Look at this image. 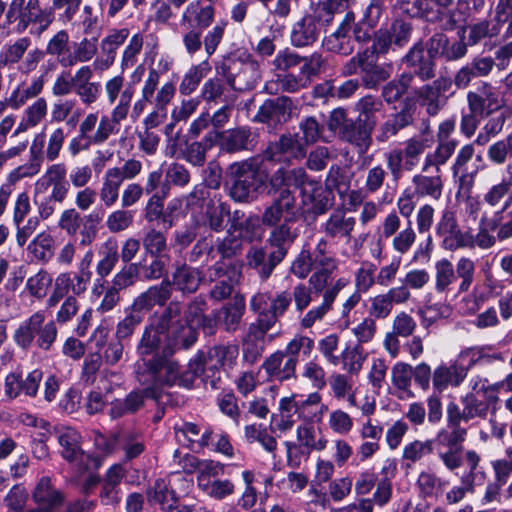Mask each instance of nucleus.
I'll return each instance as SVG.
<instances>
[{
	"label": "nucleus",
	"mask_w": 512,
	"mask_h": 512,
	"mask_svg": "<svg viewBox=\"0 0 512 512\" xmlns=\"http://www.w3.org/2000/svg\"><path fill=\"white\" fill-rule=\"evenodd\" d=\"M180 348L182 346L167 343L162 349V354H156L150 361L136 363L135 372L139 382L191 388L196 379V372L190 369L182 370L178 362L170 357Z\"/></svg>",
	"instance_id": "1"
},
{
	"label": "nucleus",
	"mask_w": 512,
	"mask_h": 512,
	"mask_svg": "<svg viewBox=\"0 0 512 512\" xmlns=\"http://www.w3.org/2000/svg\"><path fill=\"white\" fill-rule=\"evenodd\" d=\"M461 2L459 0L456 5L455 0H400L399 6L410 17L420 18L437 24L442 30L452 31L465 21L464 13L459 7Z\"/></svg>",
	"instance_id": "2"
},
{
	"label": "nucleus",
	"mask_w": 512,
	"mask_h": 512,
	"mask_svg": "<svg viewBox=\"0 0 512 512\" xmlns=\"http://www.w3.org/2000/svg\"><path fill=\"white\" fill-rule=\"evenodd\" d=\"M328 406L322 403V397L318 392L307 395L305 399H297L295 394L283 397L279 401V412L282 417L280 430L290 429L296 420L303 424H313L322 421Z\"/></svg>",
	"instance_id": "3"
},
{
	"label": "nucleus",
	"mask_w": 512,
	"mask_h": 512,
	"mask_svg": "<svg viewBox=\"0 0 512 512\" xmlns=\"http://www.w3.org/2000/svg\"><path fill=\"white\" fill-rule=\"evenodd\" d=\"M261 161L251 157L229 165L227 174L231 179L230 197L236 202H248L253 199L264 185L265 179L260 173Z\"/></svg>",
	"instance_id": "4"
},
{
	"label": "nucleus",
	"mask_w": 512,
	"mask_h": 512,
	"mask_svg": "<svg viewBox=\"0 0 512 512\" xmlns=\"http://www.w3.org/2000/svg\"><path fill=\"white\" fill-rule=\"evenodd\" d=\"M431 140L419 136L406 139L401 147L393 148L384 154L387 170L394 181L400 180L404 173L419 167Z\"/></svg>",
	"instance_id": "5"
},
{
	"label": "nucleus",
	"mask_w": 512,
	"mask_h": 512,
	"mask_svg": "<svg viewBox=\"0 0 512 512\" xmlns=\"http://www.w3.org/2000/svg\"><path fill=\"white\" fill-rule=\"evenodd\" d=\"M44 58V51L33 47V41L28 36L18 37L6 43L0 51V69L12 68L19 65L23 73L37 69Z\"/></svg>",
	"instance_id": "6"
},
{
	"label": "nucleus",
	"mask_w": 512,
	"mask_h": 512,
	"mask_svg": "<svg viewBox=\"0 0 512 512\" xmlns=\"http://www.w3.org/2000/svg\"><path fill=\"white\" fill-rule=\"evenodd\" d=\"M490 403L484 394L469 392L460 398V404L449 402L446 415H450L460 424H478L487 418Z\"/></svg>",
	"instance_id": "7"
},
{
	"label": "nucleus",
	"mask_w": 512,
	"mask_h": 512,
	"mask_svg": "<svg viewBox=\"0 0 512 512\" xmlns=\"http://www.w3.org/2000/svg\"><path fill=\"white\" fill-rule=\"evenodd\" d=\"M291 304L292 296L287 290L277 292L273 297L269 292H257L249 301L250 310L262 316L273 326L285 315Z\"/></svg>",
	"instance_id": "8"
},
{
	"label": "nucleus",
	"mask_w": 512,
	"mask_h": 512,
	"mask_svg": "<svg viewBox=\"0 0 512 512\" xmlns=\"http://www.w3.org/2000/svg\"><path fill=\"white\" fill-rule=\"evenodd\" d=\"M92 275V272L79 269L74 273H60L54 280L52 293L46 300V308H55L67 294L76 297L83 295L88 289Z\"/></svg>",
	"instance_id": "9"
},
{
	"label": "nucleus",
	"mask_w": 512,
	"mask_h": 512,
	"mask_svg": "<svg viewBox=\"0 0 512 512\" xmlns=\"http://www.w3.org/2000/svg\"><path fill=\"white\" fill-rule=\"evenodd\" d=\"M207 303L201 296L191 300L184 313L183 325H177L172 333L180 340L183 349L190 348L197 340V328L206 321L205 311Z\"/></svg>",
	"instance_id": "10"
},
{
	"label": "nucleus",
	"mask_w": 512,
	"mask_h": 512,
	"mask_svg": "<svg viewBox=\"0 0 512 512\" xmlns=\"http://www.w3.org/2000/svg\"><path fill=\"white\" fill-rule=\"evenodd\" d=\"M58 442L62 448V457L74 463L79 471L85 472L90 469H97L101 465L98 457L85 453L81 446V435L73 428H64L58 435Z\"/></svg>",
	"instance_id": "11"
},
{
	"label": "nucleus",
	"mask_w": 512,
	"mask_h": 512,
	"mask_svg": "<svg viewBox=\"0 0 512 512\" xmlns=\"http://www.w3.org/2000/svg\"><path fill=\"white\" fill-rule=\"evenodd\" d=\"M436 235L441 238V246L448 251H456L460 248L473 247V236L463 232L455 213L450 209L442 211L435 226Z\"/></svg>",
	"instance_id": "12"
},
{
	"label": "nucleus",
	"mask_w": 512,
	"mask_h": 512,
	"mask_svg": "<svg viewBox=\"0 0 512 512\" xmlns=\"http://www.w3.org/2000/svg\"><path fill=\"white\" fill-rule=\"evenodd\" d=\"M306 156V147L297 134L285 133L269 142L263 151V158L269 162L290 164Z\"/></svg>",
	"instance_id": "13"
},
{
	"label": "nucleus",
	"mask_w": 512,
	"mask_h": 512,
	"mask_svg": "<svg viewBox=\"0 0 512 512\" xmlns=\"http://www.w3.org/2000/svg\"><path fill=\"white\" fill-rule=\"evenodd\" d=\"M323 64L324 59L322 55L318 52H314L310 55V58L307 59V62L300 66L299 75L292 73L278 75L277 85L281 90L289 93H295L301 89L307 88L311 84L312 78L320 73Z\"/></svg>",
	"instance_id": "14"
},
{
	"label": "nucleus",
	"mask_w": 512,
	"mask_h": 512,
	"mask_svg": "<svg viewBox=\"0 0 512 512\" xmlns=\"http://www.w3.org/2000/svg\"><path fill=\"white\" fill-rule=\"evenodd\" d=\"M274 327L260 315L249 324L242 338V353L246 362L254 364L261 357L265 349L266 334Z\"/></svg>",
	"instance_id": "15"
},
{
	"label": "nucleus",
	"mask_w": 512,
	"mask_h": 512,
	"mask_svg": "<svg viewBox=\"0 0 512 512\" xmlns=\"http://www.w3.org/2000/svg\"><path fill=\"white\" fill-rule=\"evenodd\" d=\"M467 104L470 112L488 117L502 108L503 101L496 87L489 82H481L467 93Z\"/></svg>",
	"instance_id": "16"
},
{
	"label": "nucleus",
	"mask_w": 512,
	"mask_h": 512,
	"mask_svg": "<svg viewBox=\"0 0 512 512\" xmlns=\"http://www.w3.org/2000/svg\"><path fill=\"white\" fill-rule=\"evenodd\" d=\"M402 62L410 69L402 74H410L411 82L419 78L422 82L433 79L436 75V63L431 56L425 54L422 41L416 42L402 58Z\"/></svg>",
	"instance_id": "17"
},
{
	"label": "nucleus",
	"mask_w": 512,
	"mask_h": 512,
	"mask_svg": "<svg viewBox=\"0 0 512 512\" xmlns=\"http://www.w3.org/2000/svg\"><path fill=\"white\" fill-rule=\"evenodd\" d=\"M329 26L322 23V18L314 10L305 14L291 27L290 41L296 48H304L315 43L323 27Z\"/></svg>",
	"instance_id": "18"
},
{
	"label": "nucleus",
	"mask_w": 512,
	"mask_h": 512,
	"mask_svg": "<svg viewBox=\"0 0 512 512\" xmlns=\"http://www.w3.org/2000/svg\"><path fill=\"white\" fill-rule=\"evenodd\" d=\"M296 197L292 190H285L281 195L274 197L261 216V223L267 227L278 226L281 220L288 219V223L295 217Z\"/></svg>",
	"instance_id": "19"
},
{
	"label": "nucleus",
	"mask_w": 512,
	"mask_h": 512,
	"mask_svg": "<svg viewBox=\"0 0 512 512\" xmlns=\"http://www.w3.org/2000/svg\"><path fill=\"white\" fill-rule=\"evenodd\" d=\"M104 94L109 105H114L112 111L128 116L134 89L127 84L123 75H115L104 82Z\"/></svg>",
	"instance_id": "20"
},
{
	"label": "nucleus",
	"mask_w": 512,
	"mask_h": 512,
	"mask_svg": "<svg viewBox=\"0 0 512 512\" xmlns=\"http://www.w3.org/2000/svg\"><path fill=\"white\" fill-rule=\"evenodd\" d=\"M219 148L226 153L253 150L257 144V134L248 126L220 131Z\"/></svg>",
	"instance_id": "21"
},
{
	"label": "nucleus",
	"mask_w": 512,
	"mask_h": 512,
	"mask_svg": "<svg viewBox=\"0 0 512 512\" xmlns=\"http://www.w3.org/2000/svg\"><path fill=\"white\" fill-rule=\"evenodd\" d=\"M230 216V207L220 197L214 195L206 202L199 214H194V222L198 227L221 232L225 227V219Z\"/></svg>",
	"instance_id": "22"
},
{
	"label": "nucleus",
	"mask_w": 512,
	"mask_h": 512,
	"mask_svg": "<svg viewBox=\"0 0 512 512\" xmlns=\"http://www.w3.org/2000/svg\"><path fill=\"white\" fill-rule=\"evenodd\" d=\"M348 285V280L344 277L338 278L322 294V302L318 306L309 309L299 320V325L303 329H310L316 323L321 322L327 313L332 309L333 303L340 291Z\"/></svg>",
	"instance_id": "23"
},
{
	"label": "nucleus",
	"mask_w": 512,
	"mask_h": 512,
	"mask_svg": "<svg viewBox=\"0 0 512 512\" xmlns=\"http://www.w3.org/2000/svg\"><path fill=\"white\" fill-rule=\"evenodd\" d=\"M415 106L406 101L401 109L384 121L377 129L376 141L378 143H386L391 138L396 137L398 133L413 125L415 120Z\"/></svg>",
	"instance_id": "24"
},
{
	"label": "nucleus",
	"mask_w": 512,
	"mask_h": 512,
	"mask_svg": "<svg viewBox=\"0 0 512 512\" xmlns=\"http://www.w3.org/2000/svg\"><path fill=\"white\" fill-rule=\"evenodd\" d=\"M294 109L293 100L287 96L267 99L254 116V121L266 124H280L288 121Z\"/></svg>",
	"instance_id": "25"
},
{
	"label": "nucleus",
	"mask_w": 512,
	"mask_h": 512,
	"mask_svg": "<svg viewBox=\"0 0 512 512\" xmlns=\"http://www.w3.org/2000/svg\"><path fill=\"white\" fill-rule=\"evenodd\" d=\"M411 183L413 193L418 198H428L431 200H439L443 195L444 181L442 172L436 170H423L412 176Z\"/></svg>",
	"instance_id": "26"
},
{
	"label": "nucleus",
	"mask_w": 512,
	"mask_h": 512,
	"mask_svg": "<svg viewBox=\"0 0 512 512\" xmlns=\"http://www.w3.org/2000/svg\"><path fill=\"white\" fill-rule=\"evenodd\" d=\"M245 258L247 266L256 271L261 281H267L275 268L283 261L271 249L267 251L264 247L260 246L250 247Z\"/></svg>",
	"instance_id": "27"
},
{
	"label": "nucleus",
	"mask_w": 512,
	"mask_h": 512,
	"mask_svg": "<svg viewBox=\"0 0 512 512\" xmlns=\"http://www.w3.org/2000/svg\"><path fill=\"white\" fill-rule=\"evenodd\" d=\"M42 377L43 373L38 369L28 373L25 379L19 374L10 373L5 378V395L10 399H15L22 394L34 397Z\"/></svg>",
	"instance_id": "28"
},
{
	"label": "nucleus",
	"mask_w": 512,
	"mask_h": 512,
	"mask_svg": "<svg viewBox=\"0 0 512 512\" xmlns=\"http://www.w3.org/2000/svg\"><path fill=\"white\" fill-rule=\"evenodd\" d=\"M356 226V219L344 210H335L320 226L321 232L330 239H345L349 241Z\"/></svg>",
	"instance_id": "29"
},
{
	"label": "nucleus",
	"mask_w": 512,
	"mask_h": 512,
	"mask_svg": "<svg viewBox=\"0 0 512 512\" xmlns=\"http://www.w3.org/2000/svg\"><path fill=\"white\" fill-rule=\"evenodd\" d=\"M267 376L276 381H288L296 378L297 364L287 358L281 350L269 355L261 365Z\"/></svg>",
	"instance_id": "30"
},
{
	"label": "nucleus",
	"mask_w": 512,
	"mask_h": 512,
	"mask_svg": "<svg viewBox=\"0 0 512 512\" xmlns=\"http://www.w3.org/2000/svg\"><path fill=\"white\" fill-rule=\"evenodd\" d=\"M67 168L64 163H55L47 167L44 174L35 182L34 190L69 193V182L66 180Z\"/></svg>",
	"instance_id": "31"
},
{
	"label": "nucleus",
	"mask_w": 512,
	"mask_h": 512,
	"mask_svg": "<svg viewBox=\"0 0 512 512\" xmlns=\"http://www.w3.org/2000/svg\"><path fill=\"white\" fill-rule=\"evenodd\" d=\"M176 94V87L172 81H167L162 84L158 93L156 94L154 110L149 113L144 119L146 129H153L162 124L167 117V106L173 100Z\"/></svg>",
	"instance_id": "32"
},
{
	"label": "nucleus",
	"mask_w": 512,
	"mask_h": 512,
	"mask_svg": "<svg viewBox=\"0 0 512 512\" xmlns=\"http://www.w3.org/2000/svg\"><path fill=\"white\" fill-rule=\"evenodd\" d=\"M222 74L226 78L227 84L235 91L250 90L260 79L258 64L253 61L241 63L236 72L226 73L223 67Z\"/></svg>",
	"instance_id": "33"
},
{
	"label": "nucleus",
	"mask_w": 512,
	"mask_h": 512,
	"mask_svg": "<svg viewBox=\"0 0 512 512\" xmlns=\"http://www.w3.org/2000/svg\"><path fill=\"white\" fill-rule=\"evenodd\" d=\"M170 279H164L160 284L149 287L146 291L138 295L132 306L133 310L139 312L151 310L154 306H164L171 297Z\"/></svg>",
	"instance_id": "34"
},
{
	"label": "nucleus",
	"mask_w": 512,
	"mask_h": 512,
	"mask_svg": "<svg viewBox=\"0 0 512 512\" xmlns=\"http://www.w3.org/2000/svg\"><path fill=\"white\" fill-rule=\"evenodd\" d=\"M302 202L304 205L311 204V210L316 215L325 213L333 205V195L328 187L313 180L303 187Z\"/></svg>",
	"instance_id": "35"
},
{
	"label": "nucleus",
	"mask_w": 512,
	"mask_h": 512,
	"mask_svg": "<svg viewBox=\"0 0 512 512\" xmlns=\"http://www.w3.org/2000/svg\"><path fill=\"white\" fill-rule=\"evenodd\" d=\"M175 434L178 440L183 437L187 441V446L191 449H204L211 444L213 431L210 427L202 428L193 422H184L175 426Z\"/></svg>",
	"instance_id": "36"
},
{
	"label": "nucleus",
	"mask_w": 512,
	"mask_h": 512,
	"mask_svg": "<svg viewBox=\"0 0 512 512\" xmlns=\"http://www.w3.org/2000/svg\"><path fill=\"white\" fill-rule=\"evenodd\" d=\"M373 128V123L360 122V119H357V121L351 120L344 127L340 137L356 146L360 153H366L372 144L371 133Z\"/></svg>",
	"instance_id": "37"
},
{
	"label": "nucleus",
	"mask_w": 512,
	"mask_h": 512,
	"mask_svg": "<svg viewBox=\"0 0 512 512\" xmlns=\"http://www.w3.org/2000/svg\"><path fill=\"white\" fill-rule=\"evenodd\" d=\"M32 498L39 506L53 510L59 508L64 503L65 495L61 490L53 486L50 477L44 476L37 482Z\"/></svg>",
	"instance_id": "38"
},
{
	"label": "nucleus",
	"mask_w": 512,
	"mask_h": 512,
	"mask_svg": "<svg viewBox=\"0 0 512 512\" xmlns=\"http://www.w3.org/2000/svg\"><path fill=\"white\" fill-rule=\"evenodd\" d=\"M129 36L127 28L112 29L102 38L100 49L105 56L102 60H96L94 65L100 69H108L115 61L117 49L124 44Z\"/></svg>",
	"instance_id": "39"
},
{
	"label": "nucleus",
	"mask_w": 512,
	"mask_h": 512,
	"mask_svg": "<svg viewBox=\"0 0 512 512\" xmlns=\"http://www.w3.org/2000/svg\"><path fill=\"white\" fill-rule=\"evenodd\" d=\"M447 427L440 429L434 440L439 447L448 449H463V443L467 436V429L462 427L450 415H446Z\"/></svg>",
	"instance_id": "40"
},
{
	"label": "nucleus",
	"mask_w": 512,
	"mask_h": 512,
	"mask_svg": "<svg viewBox=\"0 0 512 512\" xmlns=\"http://www.w3.org/2000/svg\"><path fill=\"white\" fill-rule=\"evenodd\" d=\"M244 313V298H235L233 302H228L219 309L218 322L226 332L234 333L239 329Z\"/></svg>",
	"instance_id": "41"
},
{
	"label": "nucleus",
	"mask_w": 512,
	"mask_h": 512,
	"mask_svg": "<svg viewBox=\"0 0 512 512\" xmlns=\"http://www.w3.org/2000/svg\"><path fill=\"white\" fill-rule=\"evenodd\" d=\"M119 247L116 239L108 238L98 250L96 275L99 278L108 277L119 261Z\"/></svg>",
	"instance_id": "42"
},
{
	"label": "nucleus",
	"mask_w": 512,
	"mask_h": 512,
	"mask_svg": "<svg viewBox=\"0 0 512 512\" xmlns=\"http://www.w3.org/2000/svg\"><path fill=\"white\" fill-rule=\"evenodd\" d=\"M201 281L202 276L199 270L183 264L173 272L170 287L174 286L176 290L183 294L194 293L199 288Z\"/></svg>",
	"instance_id": "43"
},
{
	"label": "nucleus",
	"mask_w": 512,
	"mask_h": 512,
	"mask_svg": "<svg viewBox=\"0 0 512 512\" xmlns=\"http://www.w3.org/2000/svg\"><path fill=\"white\" fill-rule=\"evenodd\" d=\"M272 228L267 239V244L273 252L284 260L296 238V234L292 232L287 218L282 224Z\"/></svg>",
	"instance_id": "44"
},
{
	"label": "nucleus",
	"mask_w": 512,
	"mask_h": 512,
	"mask_svg": "<svg viewBox=\"0 0 512 512\" xmlns=\"http://www.w3.org/2000/svg\"><path fill=\"white\" fill-rule=\"evenodd\" d=\"M181 314V303L179 301L173 300L164 309L157 322L159 329L167 333V343H171L174 346H181L180 340L175 338L172 333L173 328H175L177 325H183L184 320L181 319Z\"/></svg>",
	"instance_id": "45"
},
{
	"label": "nucleus",
	"mask_w": 512,
	"mask_h": 512,
	"mask_svg": "<svg viewBox=\"0 0 512 512\" xmlns=\"http://www.w3.org/2000/svg\"><path fill=\"white\" fill-rule=\"evenodd\" d=\"M126 118L127 115L112 110L109 115H102L90 141L94 142V145L104 144L112 135L119 132L120 123Z\"/></svg>",
	"instance_id": "46"
},
{
	"label": "nucleus",
	"mask_w": 512,
	"mask_h": 512,
	"mask_svg": "<svg viewBox=\"0 0 512 512\" xmlns=\"http://www.w3.org/2000/svg\"><path fill=\"white\" fill-rule=\"evenodd\" d=\"M147 500L151 505H159L162 510L171 511L176 508L178 497L176 492L166 483L164 479H158L154 485L147 490Z\"/></svg>",
	"instance_id": "47"
},
{
	"label": "nucleus",
	"mask_w": 512,
	"mask_h": 512,
	"mask_svg": "<svg viewBox=\"0 0 512 512\" xmlns=\"http://www.w3.org/2000/svg\"><path fill=\"white\" fill-rule=\"evenodd\" d=\"M413 94L419 105L432 117L436 116L447 103V97L438 94L429 83L415 88Z\"/></svg>",
	"instance_id": "48"
},
{
	"label": "nucleus",
	"mask_w": 512,
	"mask_h": 512,
	"mask_svg": "<svg viewBox=\"0 0 512 512\" xmlns=\"http://www.w3.org/2000/svg\"><path fill=\"white\" fill-rule=\"evenodd\" d=\"M161 331L159 327L149 326L146 327L142 337L137 346V353L139 355V360L136 363H143L145 361H150L152 357L156 354H161L159 352L161 347Z\"/></svg>",
	"instance_id": "49"
},
{
	"label": "nucleus",
	"mask_w": 512,
	"mask_h": 512,
	"mask_svg": "<svg viewBox=\"0 0 512 512\" xmlns=\"http://www.w3.org/2000/svg\"><path fill=\"white\" fill-rule=\"evenodd\" d=\"M67 194L33 190V202L36 206L38 217L47 220L54 215L59 205L67 198Z\"/></svg>",
	"instance_id": "50"
},
{
	"label": "nucleus",
	"mask_w": 512,
	"mask_h": 512,
	"mask_svg": "<svg viewBox=\"0 0 512 512\" xmlns=\"http://www.w3.org/2000/svg\"><path fill=\"white\" fill-rule=\"evenodd\" d=\"M458 142L455 139L448 141H438V144L433 152L427 153L423 162V170H436V172H442L441 167L447 163V161L454 154Z\"/></svg>",
	"instance_id": "51"
},
{
	"label": "nucleus",
	"mask_w": 512,
	"mask_h": 512,
	"mask_svg": "<svg viewBox=\"0 0 512 512\" xmlns=\"http://www.w3.org/2000/svg\"><path fill=\"white\" fill-rule=\"evenodd\" d=\"M392 74L391 65H379L374 61H367L359 80L360 85L366 89H378L381 83L387 81Z\"/></svg>",
	"instance_id": "52"
},
{
	"label": "nucleus",
	"mask_w": 512,
	"mask_h": 512,
	"mask_svg": "<svg viewBox=\"0 0 512 512\" xmlns=\"http://www.w3.org/2000/svg\"><path fill=\"white\" fill-rule=\"evenodd\" d=\"M55 57L57 62L64 68L69 67L71 48L69 46V34L66 30L58 31L46 45L44 54Z\"/></svg>",
	"instance_id": "53"
},
{
	"label": "nucleus",
	"mask_w": 512,
	"mask_h": 512,
	"mask_svg": "<svg viewBox=\"0 0 512 512\" xmlns=\"http://www.w3.org/2000/svg\"><path fill=\"white\" fill-rule=\"evenodd\" d=\"M192 19H194L198 30H203L212 23L214 8L211 5L202 7L200 1H193L185 8L181 16V22L190 24Z\"/></svg>",
	"instance_id": "54"
},
{
	"label": "nucleus",
	"mask_w": 512,
	"mask_h": 512,
	"mask_svg": "<svg viewBox=\"0 0 512 512\" xmlns=\"http://www.w3.org/2000/svg\"><path fill=\"white\" fill-rule=\"evenodd\" d=\"M480 357L481 354L477 348H467L458 355L457 361L460 365L455 364L449 367L453 387L461 385L467 375V370L473 366Z\"/></svg>",
	"instance_id": "55"
},
{
	"label": "nucleus",
	"mask_w": 512,
	"mask_h": 512,
	"mask_svg": "<svg viewBox=\"0 0 512 512\" xmlns=\"http://www.w3.org/2000/svg\"><path fill=\"white\" fill-rule=\"evenodd\" d=\"M54 238L48 232L38 233L27 245L28 253L37 261L48 262L53 256Z\"/></svg>",
	"instance_id": "56"
},
{
	"label": "nucleus",
	"mask_w": 512,
	"mask_h": 512,
	"mask_svg": "<svg viewBox=\"0 0 512 512\" xmlns=\"http://www.w3.org/2000/svg\"><path fill=\"white\" fill-rule=\"evenodd\" d=\"M434 289L439 294H447L456 280L454 267L450 260L443 258L435 263Z\"/></svg>",
	"instance_id": "57"
},
{
	"label": "nucleus",
	"mask_w": 512,
	"mask_h": 512,
	"mask_svg": "<svg viewBox=\"0 0 512 512\" xmlns=\"http://www.w3.org/2000/svg\"><path fill=\"white\" fill-rule=\"evenodd\" d=\"M434 449V440L415 439L407 443L402 449V461L406 462L407 467L421 461L424 457L430 455Z\"/></svg>",
	"instance_id": "58"
},
{
	"label": "nucleus",
	"mask_w": 512,
	"mask_h": 512,
	"mask_svg": "<svg viewBox=\"0 0 512 512\" xmlns=\"http://www.w3.org/2000/svg\"><path fill=\"white\" fill-rule=\"evenodd\" d=\"M411 75L400 74L398 78L388 81L381 89V96L388 104L398 102L411 87Z\"/></svg>",
	"instance_id": "59"
},
{
	"label": "nucleus",
	"mask_w": 512,
	"mask_h": 512,
	"mask_svg": "<svg viewBox=\"0 0 512 512\" xmlns=\"http://www.w3.org/2000/svg\"><path fill=\"white\" fill-rule=\"evenodd\" d=\"M31 160L28 163L18 166L13 169L7 176L8 183L6 185H12L17 183L19 180L27 177H33L37 175L43 164V155L41 153H35L34 144L30 148Z\"/></svg>",
	"instance_id": "60"
},
{
	"label": "nucleus",
	"mask_w": 512,
	"mask_h": 512,
	"mask_svg": "<svg viewBox=\"0 0 512 512\" xmlns=\"http://www.w3.org/2000/svg\"><path fill=\"white\" fill-rule=\"evenodd\" d=\"M123 181L113 174L112 170L108 168L102 178V183L99 191L101 202L106 207L114 205L119 198V191Z\"/></svg>",
	"instance_id": "61"
},
{
	"label": "nucleus",
	"mask_w": 512,
	"mask_h": 512,
	"mask_svg": "<svg viewBox=\"0 0 512 512\" xmlns=\"http://www.w3.org/2000/svg\"><path fill=\"white\" fill-rule=\"evenodd\" d=\"M76 100L69 98H61L55 101L51 106L50 117L55 123L66 122L73 125L78 120L80 113H74Z\"/></svg>",
	"instance_id": "62"
},
{
	"label": "nucleus",
	"mask_w": 512,
	"mask_h": 512,
	"mask_svg": "<svg viewBox=\"0 0 512 512\" xmlns=\"http://www.w3.org/2000/svg\"><path fill=\"white\" fill-rule=\"evenodd\" d=\"M200 490L215 500H223L232 496L235 492V484L230 479H214L206 481L201 479Z\"/></svg>",
	"instance_id": "63"
},
{
	"label": "nucleus",
	"mask_w": 512,
	"mask_h": 512,
	"mask_svg": "<svg viewBox=\"0 0 512 512\" xmlns=\"http://www.w3.org/2000/svg\"><path fill=\"white\" fill-rule=\"evenodd\" d=\"M416 487L422 498H436L442 493L444 483L435 473L422 471L418 475Z\"/></svg>",
	"instance_id": "64"
}]
</instances>
